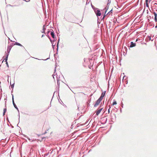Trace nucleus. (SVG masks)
Instances as JSON below:
<instances>
[{
  "mask_svg": "<svg viewBox=\"0 0 157 157\" xmlns=\"http://www.w3.org/2000/svg\"><path fill=\"white\" fill-rule=\"evenodd\" d=\"M117 104V102L116 101H115L114 102H113L112 105H116Z\"/></svg>",
  "mask_w": 157,
  "mask_h": 157,
  "instance_id": "ddd939ff",
  "label": "nucleus"
},
{
  "mask_svg": "<svg viewBox=\"0 0 157 157\" xmlns=\"http://www.w3.org/2000/svg\"><path fill=\"white\" fill-rule=\"evenodd\" d=\"M136 45V44L133 43V42H131V44L130 45V47H133L135 46Z\"/></svg>",
  "mask_w": 157,
  "mask_h": 157,
  "instance_id": "6e6552de",
  "label": "nucleus"
},
{
  "mask_svg": "<svg viewBox=\"0 0 157 157\" xmlns=\"http://www.w3.org/2000/svg\"><path fill=\"white\" fill-rule=\"evenodd\" d=\"M105 16L104 15V17H103V18H104V17Z\"/></svg>",
  "mask_w": 157,
  "mask_h": 157,
  "instance_id": "5701e85b",
  "label": "nucleus"
},
{
  "mask_svg": "<svg viewBox=\"0 0 157 157\" xmlns=\"http://www.w3.org/2000/svg\"><path fill=\"white\" fill-rule=\"evenodd\" d=\"M44 31H44V29H43V32H42V33H44Z\"/></svg>",
  "mask_w": 157,
  "mask_h": 157,
  "instance_id": "aec40b11",
  "label": "nucleus"
},
{
  "mask_svg": "<svg viewBox=\"0 0 157 157\" xmlns=\"http://www.w3.org/2000/svg\"><path fill=\"white\" fill-rule=\"evenodd\" d=\"M101 101V100L100 99H98L96 102V103L94 105V107H96L97 106H98L100 103Z\"/></svg>",
  "mask_w": 157,
  "mask_h": 157,
  "instance_id": "f257e3e1",
  "label": "nucleus"
},
{
  "mask_svg": "<svg viewBox=\"0 0 157 157\" xmlns=\"http://www.w3.org/2000/svg\"><path fill=\"white\" fill-rule=\"evenodd\" d=\"M44 36V34L42 35V37H43Z\"/></svg>",
  "mask_w": 157,
  "mask_h": 157,
  "instance_id": "6ab92c4d",
  "label": "nucleus"
},
{
  "mask_svg": "<svg viewBox=\"0 0 157 157\" xmlns=\"http://www.w3.org/2000/svg\"><path fill=\"white\" fill-rule=\"evenodd\" d=\"M15 44L16 45H18V46H22V45L21 44H20L18 43H17V42H16L15 43Z\"/></svg>",
  "mask_w": 157,
  "mask_h": 157,
  "instance_id": "9b49d317",
  "label": "nucleus"
},
{
  "mask_svg": "<svg viewBox=\"0 0 157 157\" xmlns=\"http://www.w3.org/2000/svg\"><path fill=\"white\" fill-rule=\"evenodd\" d=\"M105 94V93H102L101 94V96L99 98V99H101V100H102L103 97L104 96Z\"/></svg>",
  "mask_w": 157,
  "mask_h": 157,
  "instance_id": "423d86ee",
  "label": "nucleus"
},
{
  "mask_svg": "<svg viewBox=\"0 0 157 157\" xmlns=\"http://www.w3.org/2000/svg\"><path fill=\"white\" fill-rule=\"evenodd\" d=\"M6 109L5 108V109H3V115H5V113H6Z\"/></svg>",
  "mask_w": 157,
  "mask_h": 157,
  "instance_id": "f8f14e48",
  "label": "nucleus"
},
{
  "mask_svg": "<svg viewBox=\"0 0 157 157\" xmlns=\"http://www.w3.org/2000/svg\"><path fill=\"white\" fill-rule=\"evenodd\" d=\"M11 85V88H13V84H12V85H11V84H10Z\"/></svg>",
  "mask_w": 157,
  "mask_h": 157,
  "instance_id": "f3484780",
  "label": "nucleus"
},
{
  "mask_svg": "<svg viewBox=\"0 0 157 157\" xmlns=\"http://www.w3.org/2000/svg\"><path fill=\"white\" fill-rule=\"evenodd\" d=\"M39 127V125L38 124H37V125H36L35 126V128H38Z\"/></svg>",
  "mask_w": 157,
  "mask_h": 157,
  "instance_id": "4468645a",
  "label": "nucleus"
},
{
  "mask_svg": "<svg viewBox=\"0 0 157 157\" xmlns=\"http://www.w3.org/2000/svg\"><path fill=\"white\" fill-rule=\"evenodd\" d=\"M109 109L108 110V112L109 113H110V109L111 108V107L110 106V105H109Z\"/></svg>",
  "mask_w": 157,
  "mask_h": 157,
  "instance_id": "2eb2a0df",
  "label": "nucleus"
},
{
  "mask_svg": "<svg viewBox=\"0 0 157 157\" xmlns=\"http://www.w3.org/2000/svg\"><path fill=\"white\" fill-rule=\"evenodd\" d=\"M112 10H110V12H109L107 14H108L110 12H111V11Z\"/></svg>",
  "mask_w": 157,
  "mask_h": 157,
  "instance_id": "412c9836",
  "label": "nucleus"
},
{
  "mask_svg": "<svg viewBox=\"0 0 157 157\" xmlns=\"http://www.w3.org/2000/svg\"><path fill=\"white\" fill-rule=\"evenodd\" d=\"M154 5L155 6H157V3H155L154 4Z\"/></svg>",
  "mask_w": 157,
  "mask_h": 157,
  "instance_id": "dca6fc26",
  "label": "nucleus"
},
{
  "mask_svg": "<svg viewBox=\"0 0 157 157\" xmlns=\"http://www.w3.org/2000/svg\"><path fill=\"white\" fill-rule=\"evenodd\" d=\"M153 13L155 16V22H157V14L155 12H153Z\"/></svg>",
  "mask_w": 157,
  "mask_h": 157,
  "instance_id": "39448f33",
  "label": "nucleus"
},
{
  "mask_svg": "<svg viewBox=\"0 0 157 157\" xmlns=\"http://www.w3.org/2000/svg\"><path fill=\"white\" fill-rule=\"evenodd\" d=\"M51 35L52 36V37L53 38L55 39V34L54 33L53 31H51V33H50Z\"/></svg>",
  "mask_w": 157,
  "mask_h": 157,
  "instance_id": "0eeeda50",
  "label": "nucleus"
},
{
  "mask_svg": "<svg viewBox=\"0 0 157 157\" xmlns=\"http://www.w3.org/2000/svg\"><path fill=\"white\" fill-rule=\"evenodd\" d=\"M13 105H14V107L16 109H17V107L16 105V104H15V103H14V100H13Z\"/></svg>",
  "mask_w": 157,
  "mask_h": 157,
  "instance_id": "9d476101",
  "label": "nucleus"
},
{
  "mask_svg": "<svg viewBox=\"0 0 157 157\" xmlns=\"http://www.w3.org/2000/svg\"><path fill=\"white\" fill-rule=\"evenodd\" d=\"M8 55L7 54V56H6V57L5 59H4L3 60V61H5V62H6V64H8V63H7V59H8Z\"/></svg>",
  "mask_w": 157,
  "mask_h": 157,
  "instance_id": "1a4fd4ad",
  "label": "nucleus"
},
{
  "mask_svg": "<svg viewBox=\"0 0 157 157\" xmlns=\"http://www.w3.org/2000/svg\"><path fill=\"white\" fill-rule=\"evenodd\" d=\"M152 0H146L145 2L147 7H148V3H149Z\"/></svg>",
  "mask_w": 157,
  "mask_h": 157,
  "instance_id": "20e7f679",
  "label": "nucleus"
},
{
  "mask_svg": "<svg viewBox=\"0 0 157 157\" xmlns=\"http://www.w3.org/2000/svg\"><path fill=\"white\" fill-rule=\"evenodd\" d=\"M96 14L97 16H100L101 14V11L99 10H97L96 12Z\"/></svg>",
  "mask_w": 157,
  "mask_h": 157,
  "instance_id": "7ed1b4c3",
  "label": "nucleus"
},
{
  "mask_svg": "<svg viewBox=\"0 0 157 157\" xmlns=\"http://www.w3.org/2000/svg\"><path fill=\"white\" fill-rule=\"evenodd\" d=\"M103 108H101L100 109H98L97 110L96 112V115L98 116L99 114L100 113L101 111L103 110Z\"/></svg>",
  "mask_w": 157,
  "mask_h": 157,
  "instance_id": "f03ea898",
  "label": "nucleus"
},
{
  "mask_svg": "<svg viewBox=\"0 0 157 157\" xmlns=\"http://www.w3.org/2000/svg\"><path fill=\"white\" fill-rule=\"evenodd\" d=\"M18 3H21V2L20 1H19L18 2Z\"/></svg>",
  "mask_w": 157,
  "mask_h": 157,
  "instance_id": "a211bd4d",
  "label": "nucleus"
},
{
  "mask_svg": "<svg viewBox=\"0 0 157 157\" xmlns=\"http://www.w3.org/2000/svg\"><path fill=\"white\" fill-rule=\"evenodd\" d=\"M106 11L105 12V14H106Z\"/></svg>",
  "mask_w": 157,
  "mask_h": 157,
  "instance_id": "4be33fe9",
  "label": "nucleus"
}]
</instances>
